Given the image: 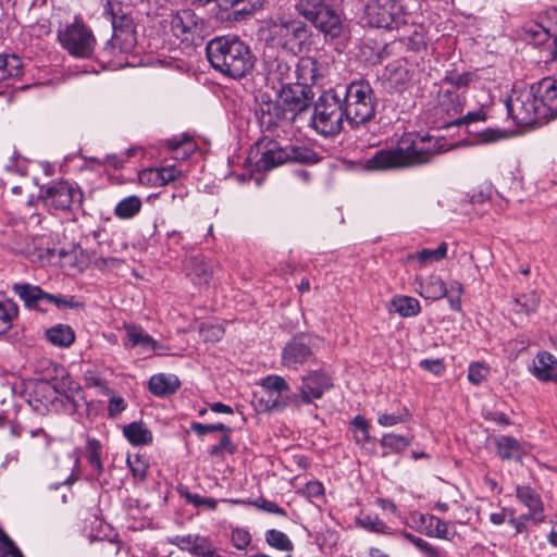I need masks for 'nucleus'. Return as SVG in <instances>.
<instances>
[{"mask_svg":"<svg viewBox=\"0 0 557 557\" xmlns=\"http://www.w3.org/2000/svg\"><path fill=\"white\" fill-rule=\"evenodd\" d=\"M531 372L541 382H556L557 359L547 351H540L533 360Z\"/></svg>","mask_w":557,"mask_h":557,"instance_id":"18","label":"nucleus"},{"mask_svg":"<svg viewBox=\"0 0 557 557\" xmlns=\"http://www.w3.org/2000/svg\"><path fill=\"white\" fill-rule=\"evenodd\" d=\"M181 387V381L175 374H153L148 382V388L157 397H168Z\"/></svg>","mask_w":557,"mask_h":557,"instance_id":"19","label":"nucleus"},{"mask_svg":"<svg viewBox=\"0 0 557 557\" xmlns=\"http://www.w3.org/2000/svg\"><path fill=\"white\" fill-rule=\"evenodd\" d=\"M490 369L487 366L476 362L469 366L468 380L474 385L481 384L487 379Z\"/></svg>","mask_w":557,"mask_h":557,"instance_id":"50","label":"nucleus"},{"mask_svg":"<svg viewBox=\"0 0 557 557\" xmlns=\"http://www.w3.org/2000/svg\"><path fill=\"white\" fill-rule=\"evenodd\" d=\"M486 119V113L483 109H479L473 112H468L466 115L455 120L453 124L460 125V124H471L479 121H484Z\"/></svg>","mask_w":557,"mask_h":557,"instance_id":"63","label":"nucleus"},{"mask_svg":"<svg viewBox=\"0 0 557 557\" xmlns=\"http://www.w3.org/2000/svg\"><path fill=\"white\" fill-rule=\"evenodd\" d=\"M40 199L50 212H70L83 203L81 188L69 181H54L40 189Z\"/></svg>","mask_w":557,"mask_h":557,"instance_id":"8","label":"nucleus"},{"mask_svg":"<svg viewBox=\"0 0 557 557\" xmlns=\"http://www.w3.org/2000/svg\"><path fill=\"white\" fill-rule=\"evenodd\" d=\"M475 77L473 72H450L445 76L444 81L454 87L463 88L468 87Z\"/></svg>","mask_w":557,"mask_h":557,"instance_id":"47","label":"nucleus"},{"mask_svg":"<svg viewBox=\"0 0 557 557\" xmlns=\"http://www.w3.org/2000/svg\"><path fill=\"white\" fill-rule=\"evenodd\" d=\"M0 557H23L21 550L7 534L0 537Z\"/></svg>","mask_w":557,"mask_h":557,"instance_id":"56","label":"nucleus"},{"mask_svg":"<svg viewBox=\"0 0 557 557\" xmlns=\"http://www.w3.org/2000/svg\"><path fill=\"white\" fill-rule=\"evenodd\" d=\"M442 151L438 138L418 133L404 134L397 146L377 150L366 160L364 166L371 171H388L429 163Z\"/></svg>","mask_w":557,"mask_h":557,"instance_id":"1","label":"nucleus"},{"mask_svg":"<svg viewBox=\"0 0 557 557\" xmlns=\"http://www.w3.org/2000/svg\"><path fill=\"white\" fill-rule=\"evenodd\" d=\"M166 146L169 150L172 151L173 158L177 160L186 159L196 148L194 141L188 135H183L181 138L168 139Z\"/></svg>","mask_w":557,"mask_h":557,"instance_id":"34","label":"nucleus"},{"mask_svg":"<svg viewBox=\"0 0 557 557\" xmlns=\"http://www.w3.org/2000/svg\"><path fill=\"white\" fill-rule=\"evenodd\" d=\"M13 292L23 300L26 308L37 310L45 290L28 283H17L13 285Z\"/></svg>","mask_w":557,"mask_h":557,"instance_id":"24","label":"nucleus"},{"mask_svg":"<svg viewBox=\"0 0 557 557\" xmlns=\"http://www.w3.org/2000/svg\"><path fill=\"white\" fill-rule=\"evenodd\" d=\"M350 425L356 443L360 446H364L371 438L368 421L362 416L358 414L354 418Z\"/></svg>","mask_w":557,"mask_h":557,"instance_id":"43","label":"nucleus"},{"mask_svg":"<svg viewBox=\"0 0 557 557\" xmlns=\"http://www.w3.org/2000/svg\"><path fill=\"white\" fill-rule=\"evenodd\" d=\"M540 298L535 293L522 294L513 299L511 310L517 314L529 317L537 310Z\"/></svg>","mask_w":557,"mask_h":557,"instance_id":"38","label":"nucleus"},{"mask_svg":"<svg viewBox=\"0 0 557 557\" xmlns=\"http://www.w3.org/2000/svg\"><path fill=\"white\" fill-rule=\"evenodd\" d=\"M256 115L261 127L267 131H273L275 127L283 123L288 124L287 116L280 103L278 98H276L275 101L270 99L267 101L262 100L256 111Z\"/></svg>","mask_w":557,"mask_h":557,"instance_id":"16","label":"nucleus"},{"mask_svg":"<svg viewBox=\"0 0 557 557\" xmlns=\"http://www.w3.org/2000/svg\"><path fill=\"white\" fill-rule=\"evenodd\" d=\"M139 183L143 185L159 186L158 169H145L138 173Z\"/></svg>","mask_w":557,"mask_h":557,"instance_id":"61","label":"nucleus"},{"mask_svg":"<svg viewBox=\"0 0 557 557\" xmlns=\"http://www.w3.org/2000/svg\"><path fill=\"white\" fill-rule=\"evenodd\" d=\"M127 465L135 480L144 481L146 479L148 465L146 461L141 460L139 456H135L134 458L128 457Z\"/></svg>","mask_w":557,"mask_h":557,"instance_id":"52","label":"nucleus"},{"mask_svg":"<svg viewBox=\"0 0 557 557\" xmlns=\"http://www.w3.org/2000/svg\"><path fill=\"white\" fill-rule=\"evenodd\" d=\"M313 97L309 85L293 83L281 87L277 98L287 116L288 124L294 123L310 107Z\"/></svg>","mask_w":557,"mask_h":557,"instance_id":"11","label":"nucleus"},{"mask_svg":"<svg viewBox=\"0 0 557 557\" xmlns=\"http://www.w3.org/2000/svg\"><path fill=\"white\" fill-rule=\"evenodd\" d=\"M206 51L212 67L224 76L240 79L255 67V54L238 37H215L208 42Z\"/></svg>","mask_w":557,"mask_h":557,"instance_id":"2","label":"nucleus"},{"mask_svg":"<svg viewBox=\"0 0 557 557\" xmlns=\"http://www.w3.org/2000/svg\"><path fill=\"white\" fill-rule=\"evenodd\" d=\"M251 504L253 506H256L257 508L262 509L264 511H268V512H271V513H275V515H280V516H283V517L287 516L285 509L280 507L276 503L271 502V500H267L263 497L257 498Z\"/></svg>","mask_w":557,"mask_h":557,"instance_id":"58","label":"nucleus"},{"mask_svg":"<svg viewBox=\"0 0 557 557\" xmlns=\"http://www.w3.org/2000/svg\"><path fill=\"white\" fill-rule=\"evenodd\" d=\"M430 527L434 528V533L432 535L436 537L449 540L455 535V531H450V523L437 517H430Z\"/></svg>","mask_w":557,"mask_h":557,"instance_id":"48","label":"nucleus"},{"mask_svg":"<svg viewBox=\"0 0 557 557\" xmlns=\"http://www.w3.org/2000/svg\"><path fill=\"white\" fill-rule=\"evenodd\" d=\"M517 498L530 510L531 516L543 511V503L540 495L530 486H517Z\"/></svg>","mask_w":557,"mask_h":557,"instance_id":"30","label":"nucleus"},{"mask_svg":"<svg viewBox=\"0 0 557 557\" xmlns=\"http://www.w3.org/2000/svg\"><path fill=\"white\" fill-rule=\"evenodd\" d=\"M143 202L139 197L133 195L128 196L121 201L114 208V214L122 220L134 218L139 213Z\"/></svg>","mask_w":557,"mask_h":557,"instance_id":"37","label":"nucleus"},{"mask_svg":"<svg viewBox=\"0 0 557 557\" xmlns=\"http://www.w3.org/2000/svg\"><path fill=\"white\" fill-rule=\"evenodd\" d=\"M447 255V244L442 243L435 249H422L417 252L416 258L422 264H426L433 261H441L446 258Z\"/></svg>","mask_w":557,"mask_h":557,"instance_id":"46","label":"nucleus"},{"mask_svg":"<svg viewBox=\"0 0 557 557\" xmlns=\"http://www.w3.org/2000/svg\"><path fill=\"white\" fill-rule=\"evenodd\" d=\"M506 107L508 114L518 125H530L546 121L534 84L530 87L513 89Z\"/></svg>","mask_w":557,"mask_h":557,"instance_id":"7","label":"nucleus"},{"mask_svg":"<svg viewBox=\"0 0 557 557\" xmlns=\"http://www.w3.org/2000/svg\"><path fill=\"white\" fill-rule=\"evenodd\" d=\"M480 143L482 144H488L497 141L505 137V133L500 129L495 128H486L483 132L479 134Z\"/></svg>","mask_w":557,"mask_h":557,"instance_id":"64","label":"nucleus"},{"mask_svg":"<svg viewBox=\"0 0 557 557\" xmlns=\"http://www.w3.org/2000/svg\"><path fill=\"white\" fill-rule=\"evenodd\" d=\"M356 524L368 532L376 534H391V528L386 525L377 515H369L361 512L356 518Z\"/></svg>","mask_w":557,"mask_h":557,"instance_id":"36","label":"nucleus"},{"mask_svg":"<svg viewBox=\"0 0 557 557\" xmlns=\"http://www.w3.org/2000/svg\"><path fill=\"white\" fill-rule=\"evenodd\" d=\"M185 268L187 274L197 284L208 283L211 276V268L201 257H191L186 260Z\"/></svg>","mask_w":557,"mask_h":557,"instance_id":"29","label":"nucleus"},{"mask_svg":"<svg viewBox=\"0 0 557 557\" xmlns=\"http://www.w3.org/2000/svg\"><path fill=\"white\" fill-rule=\"evenodd\" d=\"M264 0H220L219 5L224 10H233L236 17L248 16L263 5Z\"/></svg>","mask_w":557,"mask_h":557,"instance_id":"28","label":"nucleus"},{"mask_svg":"<svg viewBox=\"0 0 557 557\" xmlns=\"http://www.w3.org/2000/svg\"><path fill=\"white\" fill-rule=\"evenodd\" d=\"M185 497L187 502L193 504L195 507H206L210 510H214L216 508L218 502L214 498L193 493H186Z\"/></svg>","mask_w":557,"mask_h":557,"instance_id":"57","label":"nucleus"},{"mask_svg":"<svg viewBox=\"0 0 557 557\" xmlns=\"http://www.w3.org/2000/svg\"><path fill=\"white\" fill-rule=\"evenodd\" d=\"M18 307L13 300L0 301V334L5 333L12 326V322L17 318Z\"/></svg>","mask_w":557,"mask_h":557,"instance_id":"42","label":"nucleus"},{"mask_svg":"<svg viewBox=\"0 0 557 557\" xmlns=\"http://www.w3.org/2000/svg\"><path fill=\"white\" fill-rule=\"evenodd\" d=\"M314 359L310 346V339L305 336L293 337L283 348L281 363L283 367L292 370H298L299 367Z\"/></svg>","mask_w":557,"mask_h":557,"instance_id":"13","label":"nucleus"},{"mask_svg":"<svg viewBox=\"0 0 557 557\" xmlns=\"http://www.w3.org/2000/svg\"><path fill=\"white\" fill-rule=\"evenodd\" d=\"M304 494L310 499L314 500L324 495L323 484L319 481L308 482L304 488Z\"/></svg>","mask_w":557,"mask_h":557,"instance_id":"62","label":"nucleus"},{"mask_svg":"<svg viewBox=\"0 0 557 557\" xmlns=\"http://www.w3.org/2000/svg\"><path fill=\"white\" fill-rule=\"evenodd\" d=\"M236 446L231 440L230 433H223L219 444L212 446L209 450L211 456H221L223 453L234 454Z\"/></svg>","mask_w":557,"mask_h":557,"instance_id":"53","label":"nucleus"},{"mask_svg":"<svg viewBox=\"0 0 557 557\" xmlns=\"http://www.w3.org/2000/svg\"><path fill=\"white\" fill-rule=\"evenodd\" d=\"M318 62L312 58H301L294 63V83H315L318 78Z\"/></svg>","mask_w":557,"mask_h":557,"instance_id":"23","label":"nucleus"},{"mask_svg":"<svg viewBox=\"0 0 557 557\" xmlns=\"http://www.w3.org/2000/svg\"><path fill=\"white\" fill-rule=\"evenodd\" d=\"M134 47V35L128 32L114 33L103 49L108 57H115L119 53H128Z\"/></svg>","mask_w":557,"mask_h":557,"instance_id":"25","label":"nucleus"},{"mask_svg":"<svg viewBox=\"0 0 557 557\" xmlns=\"http://www.w3.org/2000/svg\"><path fill=\"white\" fill-rule=\"evenodd\" d=\"M124 330L132 346H140L145 350H159L162 348V345L146 333L141 326L124 324Z\"/></svg>","mask_w":557,"mask_h":557,"instance_id":"22","label":"nucleus"},{"mask_svg":"<svg viewBox=\"0 0 557 557\" xmlns=\"http://www.w3.org/2000/svg\"><path fill=\"white\" fill-rule=\"evenodd\" d=\"M200 337L205 342H218L222 338L224 330L216 324L202 323L199 327Z\"/></svg>","mask_w":557,"mask_h":557,"instance_id":"49","label":"nucleus"},{"mask_svg":"<svg viewBox=\"0 0 557 557\" xmlns=\"http://www.w3.org/2000/svg\"><path fill=\"white\" fill-rule=\"evenodd\" d=\"M463 294V286L459 282H453L448 289V293L445 297H447L450 308L455 311L460 310L461 308V295Z\"/></svg>","mask_w":557,"mask_h":557,"instance_id":"54","label":"nucleus"},{"mask_svg":"<svg viewBox=\"0 0 557 557\" xmlns=\"http://www.w3.org/2000/svg\"><path fill=\"white\" fill-rule=\"evenodd\" d=\"M47 338L57 346L67 347L70 346L74 339V331L69 325L59 324L53 327H50L46 332Z\"/></svg>","mask_w":557,"mask_h":557,"instance_id":"35","label":"nucleus"},{"mask_svg":"<svg viewBox=\"0 0 557 557\" xmlns=\"http://www.w3.org/2000/svg\"><path fill=\"white\" fill-rule=\"evenodd\" d=\"M295 11L325 37L339 38L345 33L342 12L332 0H297Z\"/></svg>","mask_w":557,"mask_h":557,"instance_id":"4","label":"nucleus"},{"mask_svg":"<svg viewBox=\"0 0 557 557\" xmlns=\"http://www.w3.org/2000/svg\"><path fill=\"white\" fill-rule=\"evenodd\" d=\"M23 64L17 55H0V84L11 85V81L21 77Z\"/></svg>","mask_w":557,"mask_h":557,"instance_id":"21","label":"nucleus"},{"mask_svg":"<svg viewBox=\"0 0 557 557\" xmlns=\"http://www.w3.org/2000/svg\"><path fill=\"white\" fill-rule=\"evenodd\" d=\"M159 172V186L166 185L181 175V171L175 165H169L158 169Z\"/></svg>","mask_w":557,"mask_h":557,"instance_id":"59","label":"nucleus"},{"mask_svg":"<svg viewBox=\"0 0 557 557\" xmlns=\"http://www.w3.org/2000/svg\"><path fill=\"white\" fill-rule=\"evenodd\" d=\"M191 430L199 436H203L210 432H223V433H231L232 429L223 423H216V424H202L199 422H195L191 424Z\"/></svg>","mask_w":557,"mask_h":557,"instance_id":"55","label":"nucleus"},{"mask_svg":"<svg viewBox=\"0 0 557 557\" xmlns=\"http://www.w3.org/2000/svg\"><path fill=\"white\" fill-rule=\"evenodd\" d=\"M261 69L267 84L272 86V88H275L277 85L284 87L287 84L294 83V60L292 59V62H289L272 48H264Z\"/></svg>","mask_w":557,"mask_h":557,"instance_id":"12","label":"nucleus"},{"mask_svg":"<svg viewBox=\"0 0 557 557\" xmlns=\"http://www.w3.org/2000/svg\"><path fill=\"white\" fill-rule=\"evenodd\" d=\"M410 413L406 407L397 409L393 413L380 412L377 423L385 428H391L396 424L405 422L409 418Z\"/></svg>","mask_w":557,"mask_h":557,"instance_id":"45","label":"nucleus"},{"mask_svg":"<svg viewBox=\"0 0 557 557\" xmlns=\"http://www.w3.org/2000/svg\"><path fill=\"white\" fill-rule=\"evenodd\" d=\"M265 48L281 49L296 57L311 45L312 32L308 24L292 14L277 13L267 21Z\"/></svg>","mask_w":557,"mask_h":557,"instance_id":"3","label":"nucleus"},{"mask_svg":"<svg viewBox=\"0 0 557 557\" xmlns=\"http://www.w3.org/2000/svg\"><path fill=\"white\" fill-rule=\"evenodd\" d=\"M545 120L557 117V81L545 77L534 84Z\"/></svg>","mask_w":557,"mask_h":557,"instance_id":"17","label":"nucleus"},{"mask_svg":"<svg viewBox=\"0 0 557 557\" xmlns=\"http://www.w3.org/2000/svg\"><path fill=\"white\" fill-rule=\"evenodd\" d=\"M420 295L425 299L437 300L445 297L448 288L445 282L436 275L429 276L425 281L419 284Z\"/></svg>","mask_w":557,"mask_h":557,"instance_id":"27","label":"nucleus"},{"mask_svg":"<svg viewBox=\"0 0 557 557\" xmlns=\"http://www.w3.org/2000/svg\"><path fill=\"white\" fill-rule=\"evenodd\" d=\"M522 36L524 40L533 45L545 44L550 38L548 29L535 22H530L523 25Z\"/></svg>","mask_w":557,"mask_h":557,"instance_id":"39","label":"nucleus"},{"mask_svg":"<svg viewBox=\"0 0 557 557\" xmlns=\"http://www.w3.org/2000/svg\"><path fill=\"white\" fill-rule=\"evenodd\" d=\"M58 40L75 58L88 59L95 51L96 38L91 29L77 18L58 32Z\"/></svg>","mask_w":557,"mask_h":557,"instance_id":"10","label":"nucleus"},{"mask_svg":"<svg viewBox=\"0 0 557 557\" xmlns=\"http://www.w3.org/2000/svg\"><path fill=\"white\" fill-rule=\"evenodd\" d=\"M342 101L345 120L351 128H357L375 116L376 98L371 85L366 81L350 83Z\"/></svg>","mask_w":557,"mask_h":557,"instance_id":"5","label":"nucleus"},{"mask_svg":"<svg viewBox=\"0 0 557 557\" xmlns=\"http://www.w3.org/2000/svg\"><path fill=\"white\" fill-rule=\"evenodd\" d=\"M333 386L330 375L324 372L312 371L302 377L300 386V398L305 404H311L313 399H319L324 392Z\"/></svg>","mask_w":557,"mask_h":557,"instance_id":"15","label":"nucleus"},{"mask_svg":"<svg viewBox=\"0 0 557 557\" xmlns=\"http://www.w3.org/2000/svg\"><path fill=\"white\" fill-rule=\"evenodd\" d=\"M231 541L235 548L245 550L251 543V535L248 530L236 528L232 531Z\"/></svg>","mask_w":557,"mask_h":557,"instance_id":"51","label":"nucleus"},{"mask_svg":"<svg viewBox=\"0 0 557 557\" xmlns=\"http://www.w3.org/2000/svg\"><path fill=\"white\" fill-rule=\"evenodd\" d=\"M344 119L342 97L331 89L313 103L310 126L323 137H334L343 131Z\"/></svg>","mask_w":557,"mask_h":557,"instance_id":"6","label":"nucleus"},{"mask_svg":"<svg viewBox=\"0 0 557 557\" xmlns=\"http://www.w3.org/2000/svg\"><path fill=\"white\" fill-rule=\"evenodd\" d=\"M258 148L261 150V156L257 161L258 170L269 171L290 160L287 146L282 147L274 140L262 139L258 143Z\"/></svg>","mask_w":557,"mask_h":557,"instance_id":"14","label":"nucleus"},{"mask_svg":"<svg viewBox=\"0 0 557 557\" xmlns=\"http://www.w3.org/2000/svg\"><path fill=\"white\" fill-rule=\"evenodd\" d=\"M496 454L502 460L521 459L524 454L519 441L512 436L502 435L494 440Z\"/></svg>","mask_w":557,"mask_h":557,"instance_id":"20","label":"nucleus"},{"mask_svg":"<svg viewBox=\"0 0 557 557\" xmlns=\"http://www.w3.org/2000/svg\"><path fill=\"white\" fill-rule=\"evenodd\" d=\"M52 306H55L58 309H74L82 307V304L77 301L74 296L64 297L53 294Z\"/></svg>","mask_w":557,"mask_h":557,"instance_id":"60","label":"nucleus"},{"mask_svg":"<svg viewBox=\"0 0 557 557\" xmlns=\"http://www.w3.org/2000/svg\"><path fill=\"white\" fill-rule=\"evenodd\" d=\"M101 450L102 446L100 442L96 438H87L86 443V457L89 462V465L94 468L96 471V476L99 478L103 473V465L101 461Z\"/></svg>","mask_w":557,"mask_h":557,"instance_id":"41","label":"nucleus"},{"mask_svg":"<svg viewBox=\"0 0 557 557\" xmlns=\"http://www.w3.org/2000/svg\"><path fill=\"white\" fill-rule=\"evenodd\" d=\"M265 542L280 550L290 552L294 547L289 537L282 531L271 529L265 532Z\"/></svg>","mask_w":557,"mask_h":557,"instance_id":"44","label":"nucleus"},{"mask_svg":"<svg viewBox=\"0 0 557 557\" xmlns=\"http://www.w3.org/2000/svg\"><path fill=\"white\" fill-rule=\"evenodd\" d=\"M380 444L384 448L383 456H386L391 453L405 451L410 446L411 440L404 435L387 433L382 436Z\"/></svg>","mask_w":557,"mask_h":557,"instance_id":"33","label":"nucleus"},{"mask_svg":"<svg viewBox=\"0 0 557 557\" xmlns=\"http://www.w3.org/2000/svg\"><path fill=\"white\" fill-rule=\"evenodd\" d=\"M261 386L265 389L270 397L275 395V397L271 399L272 407L277 406L280 401V396L284 392L289 391V385L287 384L285 379L280 375H268L263 377L261 380Z\"/></svg>","mask_w":557,"mask_h":557,"instance_id":"31","label":"nucleus"},{"mask_svg":"<svg viewBox=\"0 0 557 557\" xmlns=\"http://www.w3.org/2000/svg\"><path fill=\"white\" fill-rule=\"evenodd\" d=\"M366 17L371 26L387 30L408 23V13L398 0H371L366 8Z\"/></svg>","mask_w":557,"mask_h":557,"instance_id":"9","label":"nucleus"},{"mask_svg":"<svg viewBox=\"0 0 557 557\" xmlns=\"http://www.w3.org/2000/svg\"><path fill=\"white\" fill-rule=\"evenodd\" d=\"M123 434L132 445L140 446L152 442L151 431L143 422H132L123 428Z\"/></svg>","mask_w":557,"mask_h":557,"instance_id":"26","label":"nucleus"},{"mask_svg":"<svg viewBox=\"0 0 557 557\" xmlns=\"http://www.w3.org/2000/svg\"><path fill=\"white\" fill-rule=\"evenodd\" d=\"M289 152V162L302 164H315L321 160V157L313 149L306 146H287Z\"/></svg>","mask_w":557,"mask_h":557,"instance_id":"40","label":"nucleus"},{"mask_svg":"<svg viewBox=\"0 0 557 557\" xmlns=\"http://www.w3.org/2000/svg\"><path fill=\"white\" fill-rule=\"evenodd\" d=\"M391 308L399 315L408 318L417 315L420 310L418 299L410 296H397L391 300Z\"/></svg>","mask_w":557,"mask_h":557,"instance_id":"32","label":"nucleus"}]
</instances>
